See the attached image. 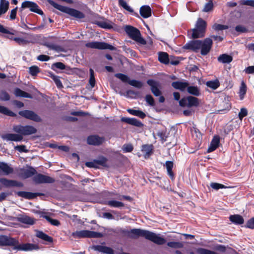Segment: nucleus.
Segmentation results:
<instances>
[{"label": "nucleus", "instance_id": "1", "mask_svg": "<svg viewBox=\"0 0 254 254\" xmlns=\"http://www.w3.org/2000/svg\"><path fill=\"white\" fill-rule=\"evenodd\" d=\"M125 235L129 238L137 239L139 237L145 238L154 243L161 245L166 243V240L153 232L140 229H132L129 231H125Z\"/></svg>", "mask_w": 254, "mask_h": 254}, {"label": "nucleus", "instance_id": "2", "mask_svg": "<svg viewBox=\"0 0 254 254\" xmlns=\"http://www.w3.org/2000/svg\"><path fill=\"white\" fill-rule=\"evenodd\" d=\"M0 246H10L14 250L31 251L38 248L35 244L26 243L20 244L18 240L6 235H0Z\"/></svg>", "mask_w": 254, "mask_h": 254}, {"label": "nucleus", "instance_id": "3", "mask_svg": "<svg viewBox=\"0 0 254 254\" xmlns=\"http://www.w3.org/2000/svg\"><path fill=\"white\" fill-rule=\"evenodd\" d=\"M212 40L209 38L205 39L203 42L198 40H192L187 43L184 47V49L197 52L201 49V54L202 55H207L211 47Z\"/></svg>", "mask_w": 254, "mask_h": 254}, {"label": "nucleus", "instance_id": "4", "mask_svg": "<svg viewBox=\"0 0 254 254\" xmlns=\"http://www.w3.org/2000/svg\"><path fill=\"white\" fill-rule=\"evenodd\" d=\"M124 29L128 36L134 41L141 44H146L144 39L141 37L140 31L137 28L131 26L127 25L125 27Z\"/></svg>", "mask_w": 254, "mask_h": 254}, {"label": "nucleus", "instance_id": "5", "mask_svg": "<svg viewBox=\"0 0 254 254\" xmlns=\"http://www.w3.org/2000/svg\"><path fill=\"white\" fill-rule=\"evenodd\" d=\"M49 2L54 7L59 9V10L65 12L69 14L71 16H74L78 18H82L84 17V15L81 12L77 10L70 8L61 5L57 4L53 1L49 0Z\"/></svg>", "mask_w": 254, "mask_h": 254}, {"label": "nucleus", "instance_id": "6", "mask_svg": "<svg viewBox=\"0 0 254 254\" xmlns=\"http://www.w3.org/2000/svg\"><path fill=\"white\" fill-rule=\"evenodd\" d=\"M206 23L201 18H199L196 23L195 28L191 31V36L193 38L202 37L204 36Z\"/></svg>", "mask_w": 254, "mask_h": 254}, {"label": "nucleus", "instance_id": "7", "mask_svg": "<svg viewBox=\"0 0 254 254\" xmlns=\"http://www.w3.org/2000/svg\"><path fill=\"white\" fill-rule=\"evenodd\" d=\"M13 130L16 133H20L22 136L34 134L37 132V129L31 126H14L13 127Z\"/></svg>", "mask_w": 254, "mask_h": 254}, {"label": "nucleus", "instance_id": "8", "mask_svg": "<svg viewBox=\"0 0 254 254\" xmlns=\"http://www.w3.org/2000/svg\"><path fill=\"white\" fill-rule=\"evenodd\" d=\"M72 236L74 238H100L102 236V234L100 233L89 230H81L73 232Z\"/></svg>", "mask_w": 254, "mask_h": 254}, {"label": "nucleus", "instance_id": "9", "mask_svg": "<svg viewBox=\"0 0 254 254\" xmlns=\"http://www.w3.org/2000/svg\"><path fill=\"white\" fill-rule=\"evenodd\" d=\"M85 46L87 48L99 50L109 49L110 50H114L115 49L113 46L101 42L94 41L88 42L85 44Z\"/></svg>", "mask_w": 254, "mask_h": 254}, {"label": "nucleus", "instance_id": "10", "mask_svg": "<svg viewBox=\"0 0 254 254\" xmlns=\"http://www.w3.org/2000/svg\"><path fill=\"white\" fill-rule=\"evenodd\" d=\"M25 8H29L30 11L39 14H43V11L38 8V5L32 1H25L22 3L20 11Z\"/></svg>", "mask_w": 254, "mask_h": 254}, {"label": "nucleus", "instance_id": "11", "mask_svg": "<svg viewBox=\"0 0 254 254\" xmlns=\"http://www.w3.org/2000/svg\"><path fill=\"white\" fill-rule=\"evenodd\" d=\"M179 104L182 107H190L192 106H196L198 104V102L196 98L189 96L180 100Z\"/></svg>", "mask_w": 254, "mask_h": 254}, {"label": "nucleus", "instance_id": "12", "mask_svg": "<svg viewBox=\"0 0 254 254\" xmlns=\"http://www.w3.org/2000/svg\"><path fill=\"white\" fill-rule=\"evenodd\" d=\"M19 114L23 117L36 122H40L41 121V118L32 111H21L19 112Z\"/></svg>", "mask_w": 254, "mask_h": 254}, {"label": "nucleus", "instance_id": "13", "mask_svg": "<svg viewBox=\"0 0 254 254\" xmlns=\"http://www.w3.org/2000/svg\"><path fill=\"white\" fill-rule=\"evenodd\" d=\"M1 138L7 141L19 142L23 140V137L20 133H5L0 135Z\"/></svg>", "mask_w": 254, "mask_h": 254}, {"label": "nucleus", "instance_id": "14", "mask_svg": "<svg viewBox=\"0 0 254 254\" xmlns=\"http://www.w3.org/2000/svg\"><path fill=\"white\" fill-rule=\"evenodd\" d=\"M0 183L5 187H21L23 186L20 182L15 180H8L5 178L0 179Z\"/></svg>", "mask_w": 254, "mask_h": 254}, {"label": "nucleus", "instance_id": "15", "mask_svg": "<svg viewBox=\"0 0 254 254\" xmlns=\"http://www.w3.org/2000/svg\"><path fill=\"white\" fill-rule=\"evenodd\" d=\"M147 83L149 86H150L151 90L154 96H160L161 92L158 88V87L159 86V83L158 82H156L152 79H149L147 81Z\"/></svg>", "mask_w": 254, "mask_h": 254}, {"label": "nucleus", "instance_id": "16", "mask_svg": "<svg viewBox=\"0 0 254 254\" xmlns=\"http://www.w3.org/2000/svg\"><path fill=\"white\" fill-rule=\"evenodd\" d=\"M122 121L137 127H142L143 126L140 121L135 118H122Z\"/></svg>", "mask_w": 254, "mask_h": 254}, {"label": "nucleus", "instance_id": "17", "mask_svg": "<svg viewBox=\"0 0 254 254\" xmlns=\"http://www.w3.org/2000/svg\"><path fill=\"white\" fill-rule=\"evenodd\" d=\"M189 83L187 82L175 81L172 83V86L176 89L185 91L187 89Z\"/></svg>", "mask_w": 254, "mask_h": 254}, {"label": "nucleus", "instance_id": "18", "mask_svg": "<svg viewBox=\"0 0 254 254\" xmlns=\"http://www.w3.org/2000/svg\"><path fill=\"white\" fill-rule=\"evenodd\" d=\"M104 139L102 137H100L97 135H92L88 137L87 142L91 145H98L101 144Z\"/></svg>", "mask_w": 254, "mask_h": 254}, {"label": "nucleus", "instance_id": "19", "mask_svg": "<svg viewBox=\"0 0 254 254\" xmlns=\"http://www.w3.org/2000/svg\"><path fill=\"white\" fill-rule=\"evenodd\" d=\"M36 173V171L32 167L27 169H22L20 172V176L24 179H26L33 176Z\"/></svg>", "mask_w": 254, "mask_h": 254}, {"label": "nucleus", "instance_id": "20", "mask_svg": "<svg viewBox=\"0 0 254 254\" xmlns=\"http://www.w3.org/2000/svg\"><path fill=\"white\" fill-rule=\"evenodd\" d=\"M95 251L102 252L107 254H114V251L110 247L103 246L101 245L94 246L93 247Z\"/></svg>", "mask_w": 254, "mask_h": 254}, {"label": "nucleus", "instance_id": "21", "mask_svg": "<svg viewBox=\"0 0 254 254\" xmlns=\"http://www.w3.org/2000/svg\"><path fill=\"white\" fill-rule=\"evenodd\" d=\"M140 14L144 18H147L151 15V9L148 5H143L140 8Z\"/></svg>", "mask_w": 254, "mask_h": 254}, {"label": "nucleus", "instance_id": "22", "mask_svg": "<svg viewBox=\"0 0 254 254\" xmlns=\"http://www.w3.org/2000/svg\"><path fill=\"white\" fill-rule=\"evenodd\" d=\"M19 196H21L27 199H32L39 195V193H33L27 191H18L17 192Z\"/></svg>", "mask_w": 254, "mask_h": 254}, {"label": "nucleus", "instance_id": "23", "mask_svg": "<svg viewBox=\"0 0 254 254\" xmlns=\"http://www.w3.org/2000/svg\"><path fill=\"white\" fill-rule=\"evenodd\" d=\"M26 35L24 38L21 37H15L13 40L20 45H24L28 44L30 43L29 38L30 35L25 33Z\"/></svg>", "mask_w": 254, "mask_h": 254}, {"label": "nucleus", "instance_id": "24", "mask_svg": "<svg viewBox=\"0 0 254 254\" xmlns=\"http://www.w3.org/2000/svg\"><path fill=\"white\" fill-rule=\"evenodd\" d=\"M33 180L36 184L47 183L48 182V177L38 174L33 177Z\"/></svg>", "mask_w": 254, "mask_h": 254}, {"label": "nucleus", "instance_id": "25", "mask_svg": "<svg viewBox=\"0 0 254 254\" xmlns=\"http://www.w3.org/2000/svg\"><path fill=\"white\" fill-rule=\"evenodd\" d=\"M219 143V137L218 136H214L208 149V152H210L215 150L218 147Z\"/></svg>", "mask_w": 254, "mask_h": 254}, {"label": "nucleus", "instance_id": "26", "mask_svg": "<svg viewBox=\"0 0 254 254\" xmlns=\"http://www.w3.org/2000/svg\"><path fill=\"white\" fill-rule=\"evenodd\" d=\"M9 1L6 0H0V16L4 14L9 7Z\"/></svg>", "mask_w": 254, "mask_h": 254}, {"label": "nucleus", "instance_id": "27", "mask_svg": "<svg viewBox=\"0 0 254 254\" xmlns=\"http://www.w3.org/2000/svg\"><path fill=\"white\" fill-rule=\"evenodd\" d=\"M106 204L111 207L122 208L124 206V204L121 202L114 199H112L106 201Z\"/></svg>", "mask_w": 254, "mask_h": 254}, {"label": "nucleus", "instance_id": "28", "mask_svg": "<svg viewBox=\"0 0 254 254\" xmlns=\"http://www.w3.org/2000/svg\"><path fill=\"white\" fill-rule=\"evenodd\" d=\"M218 60L219 62L223 64H229L232 61L233 58L231 56L222 54L218 57Z\"/></svg>", "mask_w": 254, "mask_h": 254}, {"label": "nucleus", "instance_id": "29", "mask_svg": "<svg viewBox=\"0 0 254 254\" xmlns=\"http://www.w3.org/2000/svg\"><path fill=\"white\" fill-rule=\"evenodd\" d=\"M158 60L161 63L165 64H168L169 63V59L168 54L165 52L159 53L158 55Z\"/></svg>", "mask_w": 254, "mask_h": 254}, {"label": "nucleus", "instance_id": "30", "mask_svg": "<svg viewBox=\"0 0 254 254\" xmlns=\"http://www.w3.org/2000/svg\"><path fill=\"white\" fill-rule=\"evenodd\" d=\"M0 169L5 175H8L13 172V169L6 163L0 162Z\"/></svg>", "mask_w": 254, "mask_h": 254}, {"label": "nucleus", "instance_id": "31", "mask_svg": "<svg viewBox=\"0 0 254 254\" xmlns=\"http://www.w3.org/2000/svg\"><path fill=\"white\" fill-rule=\"evenodd\" d=\"M230 220L236 224H242L244 223L243 218L239 215H231Z\"/></svg>", "mask_w": 254, "mask_h": 254}, {"label": "nucleus", "instance_id": "32", "mask_svg": "<svg viewBox=\"0 0 254 254\" xmlns=\"http://www.w3.org/2000/svg\"><path fill=\"white\" fill-rule=\"evenodd\" d=\"M14 93L16 97H21L28 98H32V96L30 94L21 90L19 88H16L14 90Z\"/></svg>", "mask_w": 254, "mask_h": 254}, {"label": "nucleus", "instance_id": "33", "mask_svg": "<svg viewBox=\"0 0 254 254\" xmlns=\"http://www.w3.org/2000/svg\"><path fill=\"white\" fill-rule=\"evenodd\" d=\"M50 77L52 79L56 85L57 87L59 89H62L63 88V85L61 78L59 76L55 75L53 74H50Z\"/></svg>", "mask_w": 254, "mask_h": 254}, {"label": "nucleus", "instance_id": "34", "mask_svg": "<svg viewBox=\"0 0 254 254\" xmlns=\"http://www.w3.org/2000/svg\"><path fill=\"white\" fill-rule=\"evenodd\" d=\"M165 166L167 170L168 175L172 179H173L174 173L172 171V168L173 167V162L170 161H166L165 163Z\"/></svg>", "mask_w": 254, "mask_h": 254}, {"label": "nucleus", "instance_id": "35", "mask_svg": "<svg viewBox=\"0 0 254 254\" xmlns=\"http://www.w3.org/2000/svg\"><path fill=\"white\" fill-rule=\"evenodd\" d=\"M127 111L131 115L137 116L141 119H143L145 117V114L140 110H134L131 109H128Z\"/></svg>", "mask_w": 254, "mask_h": 254}, {"label": "nucleus", "instance_id": "36", "mask_svg": "<svg viewBox=\"0 0 254 254\" xmlns=\"http://www.w3.org/2000/svg\"><path fill=\"white\" fill-rule=\"evenodd\" d=\"M188 92L193 95L198 96L200 95V91L198 88L194 86H189L187 88Z\"/></svg>", "mask_w": 254, "mask_h": 254}, {"label": "nucleus", "instance_id": "37", "mask_svg": "<svg viewBox=\"0 0 254 254\" xmlns=\"http://www.w3.org/2000/svg\"><path fill=\"white\" fill-rule=\"evenodd\" d=\"M119 5L127 11L132 13L133 9L124 0H119Z\"/></svg>", "mask_w": 254, "mask_h": 254}, {"label": "nucleus", "instance_id": "38", "mask_svg": "<svg viewBox=\"0 0 254 254\" xmlns=\"http://www.w3.org/2000/svg\"><path fill=\"white\" fill-rule=\"evenodd\" d=\"M0 113L10 117H14L16 116L15 113L9 110L7 108L2 106H0Z\"/></svg>", "mask_w": 254, "mask_h": 254}, {"label": "nucleus", "instance_id": "39", "mask_svg": "<svg viewBox=\"0 0 254 254\" xmlns=\"http://www.w3.org/2000/svg\"><path fill=\"white\" fill-rule=\"evenodd\" d=\"M247 91V86L244 81H242L239 90L240 98L241 100H243L244 95L246 94Z\"/></svg>", "mask_w": 254, "mask_h": 254}, {"label": "nucleus", "instance_id": "40", "mask_svg": "<svg viewBox=\"0 0 254 254\" xmlns=\"http://www.w3.org/2000/svg\"><path fill=\"white\" fill-rule=\"evenodd\" d=\"M206 85L212 89H216L219 86L220 83L218 80L216 79L215 80L207 81Z\"/></svg>", "mask_w": 254, "mask_h": 254}, {"label": "nucleus", "instance_id": "41", "mask_svg": "<svg viewBox=\"0 0 254 254\" xmlns=\"http://www.w3.org/2000/svg\"><path fill=\"white\" fill-rule=\"evenodd\" d=\"M196 252L199 254H218L217 253L204 248H198Z\"/></svg>", "mask_w": 254, "mask_h": 254}, {"label": "nucleus", "instance_id": "42", "mask_svg": "<svg viewBox=\"0 0 254 254\" xmlns=\"http://www.w3.org/2000/svg\"><path fill=\"white\" fill-rule=\"evenodd\" d=\"M21 222L24 224L33 225L35 223V220L32 218L25 216L21 218Z\"/></svg>", "mask_w": 254, "mask_h": 254}, {"label": "nucleus", "instance_id": "43", "mask_svg": "<svg viewBox=\"0 0 254 254\" xmlns=\"http://www.w3.org/2000/svg\"><path fill=\"white\" fill-rule=\"evenodd\" d=\"M35 235L37 237L46 241H48V235L45 233H43L42 231L39 230H35Z\"/></svg>", "mask_w": 254, "mask_h": 254}, {"label": "nucleus", "instance_id": "44", "mask_svg": "<svg viewBox=\"0 0 254 254\" xmlns=\"http://www.w3.org/2000/svg\"><path fill=\"white\" fill-rule=\"evenodd\" d=\"M167 246L174 249L182 248L183 247L182 243L177 242H170L167 243Z\"/></svg>", "mask_w": 254, "mask_h": 254}, {"label": "nucleus", "instance_id": "45", "mask_svg": "<svg viewBox=\"0 0 254 254\" xmlns=\"http://www.w3.org/2000/svg\"><path fill=\"white\" fill-rule=\"evenodd\" d=\"M152 150V146L150 145H144L142 147V151L144 152L146 155H149Z\"/></svg>", "mask_w": 254, "mask_h": 254}, {"label": "nucleus", "instance_id": "46", "mask_svg": "<svg viewBox=\"0 0 254 254\" xmlns=\"http://www.w3.org/2000/svg\"><path fill=\"white\" fill-rule=\"evenodd\" d=\"M128 84L138 88H140L142 86V83L141 82L134 79L129 80V81H128Z\"/></svg>", "mask_w": 254, "mask_h": 254}, {"label": "nucleus", "instance_id": "47", "mask_svg": "<svg viewBox=\"0 0 254 254\" xmlns=\"http://www.w3.org/2000/svg\"><path fill=\"white\" fill-rule=\"evenodd\" d=\"M107 159L104 157H101L97 159H96V161L97 163V165L98 166V168H99V165H101L103 166H106Z\"/></svg>", "mask_w": 254, "mask_h": 254}, {"label": "nucleus", "instance_id": "48", "mask_svg": "<svg viewBox=\"0 0 254 254\" xmlns=\"http://www.w3.org/2000/svg\"><path fill=\"white\" fill-rule=\"evenodd\" d=\"M115 76L121 80L123 82H127L128 83L129 79V77L127 75L122 73H117L115 74Z\"/></svg>", "mask_w": 254, "mask_h": 254}, {"label": "nucleus", "instance_id": "49", "mask_svg": "<svg viewBox=\"0 0 254 254\" xmlns=\"http://www.w3.org/2000/svg\"><path fill=\"white\" fill-rule=\"evenodd\" d=\"M52 69L55 70L56 68H59L60 69H64L65 68V65L61 62L56 63L52 65Z\"/></svg>", "mask_w": 254, "mask_h": 254}, {"label": "nucleus", "instance_id": "50", "mask_svg": "<svg viewBox=\"0 0 254 254\" xmlns=\"http://www.w3.org/2000/svg\"><path fill=\"white\" fill-rule=\"evenodd\" d=\"M40 71L39 68L37 66L33 65L29 67V73L32 75H36Z\"/></svg>", "mask_w": 254, "mask_h": 254}, {"label": "nucleus", "instance_id": "51", "mask_svg": "<svg viewBox=\"0 0 254 254\" xmlns=\"http://www.w3.org/2000/svg\"><path fill=\"white\" fill-rule=\"evenodd\" d=\"M49 50H55L58 52H64V50L61 46L49 44Z\"/></svg>", "mask_w": 254, "mask_h": 254}, {"label": "nucleus", "instance_id": "52", "mask_svg": "<svg viewBox=\"0 0 254 254\" xmlns=\"http://www.w3.org/2000/svg\"><path fill=\"white\" fill-rule=\"evenodd\" d=\"M248 115V111L247 109L242 108L241 109L240 112L239 113V118L242 121L244 117L247 116Z\"/></svg>", "mask_w": 254, "mask_h": 254}, {"label": "nucleus", "instance_id": "53", "mask_svg": "<svg viewBox=\"0 0 254 254\" xmlns=\"http://www.w3.org/2000/svg\"><path fill=\"white\" fill-rule=\"evenodd\" d=\"M210 186L212 189H213L215 190H218L220 189H224V188H227V187L225 186L224 185H223L222 184L216 183H211Z\"/></svg>", "mask_w": 254, "mask_h": 254}, {"label": "nucleus", "instance_id": "54", "mask_svg": "<svg viewBox=\"0 0 254 254\" xmlns=\"http://www.w3.org/2000/svg\"><path fill=\"white\" fill-rule=\"evenodd\" d=\"M124 152H130L133 150V146L130 144H124L122 147Z\"/></svg>", "mask_w": 254, "mask_h": 254}, {"label": "nucleus", "instance_id": "55", "mask_svg": "<svg viewBox=\"0 0 254 254\" xmlns=\"http://www.w3.org/2000/svg\"><path fill=\"white\" fill-rule=\"evenodd\" d=\"M240 4L249 5L254 7V0H241L239 2Z\"/></svg>", "mask_w": 254, "mask_h": 254}, {"label": "nucleus", "instance_id": "56", "mask_svg": "<svg viewBox=\"0 0 254 254\" xmlns=\"http://www.w3.org/2000/svg\"><path fill=\"white\" fill-rule=\"evenodd\" d=\"M10 99L8 94L5 91H1L0 93V100L2 101H8Z\"/></svg>", "mask_w": 254, "mask_h": 254}, {"label": "nucleus", "instance_id": "57", "mask_svg": "<svg viewBox=\"0 0 254 254\" xmlns=\"http://www.w3.org/2000/svg\"><path fill=\"white\" fill-rule=\"evenodd\" d=\"M145 100L149 105L151 106H153L154 105V99L150 95H147L146 96Z\"/></svg>", "mask_w": 254, "mask_h": 254}, {"label": "nucleus", "instance_id": "58", "mask_svg": "<svg viewBox=\"0 0 254 254\" xmlns=\"http://www.w3.org/2000/svg\"><path fill=\"white\" fill-rule=\"evenodd\" d=\"M214 29L216 30H222L223 29H226L228 28V26L226 25H221L219 24H215L213 26Z\"/></svg>", "mask_w": 254, "mask_h": 254}, {"label": "nucleus", "instance_id": "59", "mask_svg": "<svg viewBox=\"0 0 254 254\" xmlns=\"http://www.w3.org/2000/svg\"><path fill=\"white\" fill-rule=\"evenodd\" d=\"M213 7V3L212 1H209L205 4L203 8V11L205 12H208L212 9Z\"/></svg>", "mask_w": 254, "mask_h": 254}, {"label": "nucleus", "instance_id": "60", "mask_svg": "<svg viewBox=\"0 0 254 254\" xmlns=\"http://www.w3.org/2000/svg\"><path fill=\"white\" fill-rule=\"evenodd\" d=\"M14 149L20 152H28V150L26 148V146L24 145H17L14 147Z\"/></svg>", "mask_w": 254, "mask_h": 254}, {"label": "nucleus", "instance_id": "61", "mask_svg": "<svg viewBox=\"0 0 254 254\" xmlns=\"http://www.w3.org/2000/svg\"><path fill=\"white\" fill-rule=\"evenodd\" d=\"M85 165L86 166L90 167V168H98V166L97 165L96 160H94V161H91V162H87L85 163Z\"/></svg>", "mask_w": 254, "mask_h": 254}, {"label": "nucleus", "instance_id": "62", "mask_svg": "<svg viewBox=\"0 0 254 254\" xmlns=\"http://www.w3.org/2000/svg\"><path fill=\"white\" fill-rule=\"evenodd\" d=\"M99 25H100V27L104 28L110 29L112 28L111 24L110 23L105 21L100 22Z\"/></svg>", "mask_w": 254, "mask_h": 254}, {"label": "nucleus", "instance_id": "63", "mask_svg": "<svg viewBox=\"0 0 254 254\" xmlns=\"http://www.w3.org/2000/svg\"><path fill=\"white\" fill-rule=\"evenodd\" d=\"M246 226L249 228L254 229V218H252L247 222Z\"/></svg>", "mask_w": 254, "mask_h": 254}, {"label": "nucleus", "instance_id": "64", "mask_svg": "<svg viewBox=\"0 0 254 254\" xmlns=\"http://www.w3.org/2000/svg\"><path fill=\"white\" fill-rule=\"evenodd\" d=\"M245 71L248 74H254V65L248 66L245 69Z\"/></svg>", "mask_w": 254, "mask_h": 254}]
</instances>
